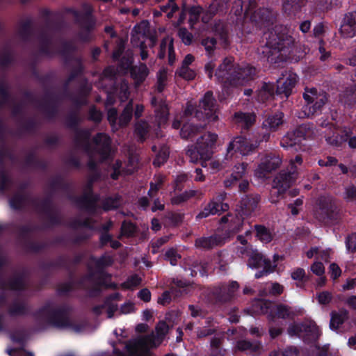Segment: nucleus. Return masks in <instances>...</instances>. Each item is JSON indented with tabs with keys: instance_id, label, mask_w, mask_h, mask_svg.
I'll use <instances>...</instances> for the list:
<instances>
[{
	"instance_id": "21",
	"label": "nucleus",
	"mask_w": 356,
	"mask_h": 356,
	"mask_svg": "<svg viewBox=\"0 0 356 356\" xmlns=\"http://www.w3.org/2000/svg\"><path fill=\"white\" fill-rule=\"evenodd\" d=\"M248 264L250 267L255 268L264 266L266 274L273 271V270L270 269V261L266 259L264 256L257 251H253L252 252Z\"/></svg>"
},
{
	"instance_id": "43",
	"label": "nucleus",
	"mask_w": 356,
	"mask_h": 356,
	"mask_svg": "<svg viewBox=\"0 0 356 356\" xmlns=\"http://www.w3.org/2000/svg\"><path fill=\"white\" fill-rule=\"evenodd\" d=\"M167 83V72L165 69L160 70L157 74L156 90L161 92L165 89Z\"/></svg>"
},
{
	"instance_id": "36",
	"label": "nucleus",
	"mask_w": 356,
	"mask_h": 356,
	"mask_svg": "<svg viewBox=\"0 0 356 356\" xmlns=\"http://www.w3.org/2000/svg\"><path fill=\"white\" fill-rule=\"evenodd\" d=\"M243 215L240 212L234 215L230 214L229 229L234 233L241 230L243 225Z\"/></svg>"
},
{
	"instance_id": "45",
	"label": "nucleus",
	"mask_w": 356,
	"mask_h": 356,
	"mask_svg": "<svg viewBox=\"0 0 356 356\" xmlns=\"http://www.w3.org/2000/svg\"><path fill=\"white\" fill-rule=\"evenodd\" d=\"M118 302V300L116 297L109 298L102 305L101 309L104 312H116L119 308Z\"/></svg>"
},
{
	"instance_id": "8",
	"label": "nucleus",
	"mask_w": 356,
	"mask_h": 356,
	"mask_svg": "<svg viewBox=\"0 0 356 356\" xmlns=\"http://www.w3.org/2000/svg\"><path fill=\"white\" fill-rule=\"evenodd\" d=\"M315 216L321 221L336 220L338 218L337 207L330 198L321 197Z\"/></svg>"
},
{
	"instance_id": "58",
	"label": "nucleus",
	"mask_w": 356,
	"mask_h": 356,
	"mask_svg": "<svg viewBox=\"0 0 356 356\" xmlns=\"http://www.w3.org/2000/svg\"><path fill=\"white\" fill-rule=\"evenodd\" d=\"M162 183H163V177L161 176H159L156 178V183H151L150 189L148 191V195L150 197H154L156 195L157 191L159 190Z\"/></svg>"
},
{
	"instance_id": "29",
	"label": "nucleus",
	"mask_w": 356,
	"mask_h": 356,
	"mask_svg": "<svg viewBox=\"0 0 356 356\" xmlns=\"http://www.w3.org/2000/svg\"><path fill=\"white\" fill-rule=\"evenodd\" d=\"M252 314H258L259 313H251ZM268 320L271 323L277 324L281 323L283 325L282 321L286 320L294 321V318L297 313H267Z\"/></svg>"
},
{
	"instance_id": "7",
	"label": "nucleus",
	"mask_w": 356,
	"mask_h": 356,
	"mask_svg": "<svg viewBox=\"0 0 356 356\" xmlns=\"http://www.w3.org/2000/svg\"><path fill=\"white\" fill-rule=\"evenodd\" d=\"M288 334L290 336L302 337L307 335L309 337L311 341H315L318 339L319 331L318 326L314 321L292 323L289 325Z\"/></svg>"
},
{
	"instance_id": "27",
	"label": "nucleus",
	"mask_w": 356,
	"mask_h": 356,
	"mask_svg": "<svg viewBox=\"0 0 356 356\" xmlns=\"http://www.w3.org/2000/svg\"><path fill=\"white\" fill-rule=\"evenodd\" d=\"M282 114L276 113L268 116L263 122L262 126L266 130L275 131L282 124Z\"/></svg>"
},
{
	"instance_id": "64",
	"label": "nucleus",
	"mask_w": 356,
	"mask_h": 356,
	"mask_svg": "<svg viewBox=\"0 0 356 356\" xmlns=\"http://www.w3.org/2000/svg\"><path fill=\"white\" fill-rule=\"evenodd\" d=\"M346 246L349 251L356 252V234H353L348 236L346 241Z\"/></svg>"
},
{
	"instance_id": "46",
	"label": "nucleus",
	"mask_w": 356,
	"mask_h": 356,
	"mask_svg": "<svg viewBox=\"0 0 356 356\" xmlns=\"http://www.w3.org/2000/svg\"><path fill=\"white\" fill-rule=\"evenodd\" d=\"M176 74H178L180 77L185 80L190 81L195 79L196 73L194 70L189 68V67L181 66V67L177 70Z\"/></svg>"
},
{
	"instance_id": "56",
	"label": "nucleus",
	"mask_w": 356,
	"mask_h": 356,
	"mask_svg": "<svg viewBox=\"0 0 356 356\" xmlns=\"http://www.w3.org/2000/svg\"><path fill=\"white\" fill-rule=\"evenodd\" d=\"M344 199L347 201H353L356 200V186L349 185L345 188Z\"/></svg>"
},
{
	"instance_id": "19",
	"label": "nucleus",
	"mask_w": 356,
	"mask_h": 356,
	"mask_svg": "<svg viewBox=\"0 0 356 356\" xmlns=\"http://www.w3.org/2000/svg\"><path fill=\"white\" fill-rule=\"evenodd\" d=\"M286 75L285 79L282 77L277 80V92L280 94H284L285 97H288L297 83V76L293 73H287Z\"/></svg>"
},
{
	"instance_id": "44",
	"label": "nucleus",
	"mask_w": 356,
	"mask_h": 356,
	"mask_svg": "<svg viewBox=\"0 0 356 356\" xmlns=\"http://www.w3.org/2000/svg\"><path fill=\"white\" fill-rule=\"evenodd\" d=\"M136 232V227L134 223L126 220L122 222L121 226V236L131 237Z\"/></svg>"
},
{
	"instance_id": "25",
	"label": "nucleus",
	"mask_w": 356,
	"mask_h": 356,
	"mask_svg": "<svg viewBox=\"0 0 356 356\" xmlns=\"http://www.w3.org/2000/svg\"><path fill=\"white\" fill-rule=\"evenodd\" d=\"M340 100L348 107L356 106V84L346 88L341 95Z\"/></svg>"
},
{
	"instance_id": "31",
	"label": "nucleus",
	"mask_w": 356,
	"mask_h": 356,
	"mask_svg": "<svg viewBox=\"0 0 356 356\" xmlns=\"http://www.w3.org/2000/svg\"><path fill=\"white\" fill-rule=\"evenodd\" d=\"M254 227L256 232V236L259 241L268 243L273 240V235L268 228L261 225H255Z\"/></svg>"
},
{
	"instance_id": "10",
	"label": "nucleus",
	"mask_w": 356,
	"mask_h": 356,
	"mask_svg": "<svg viewBox=\"0 0 356 356\" xmlns=\"http://www.w3.org/2000/svg\"><path fill=\"white\" fill-rule=\"evenodd\" d=\"M259 145L257 140L252 141L243 136H238L229 143L227 147V152L235 150L243 155H248L254 152Z\"/></svg>"
},
{
	"instance_id": "54",
	"label": "nucleus",
	"mask_w": 356,
	"mask_h": 356,
	"mask_svg": "<svg viewBox=\"0 0 356 356\" xmlns=\"http://www.w3.org/2000/svg\"><path fill=\"white\" fill-rule=\"evenodd\" d=\"M169 156V151L168 148L164 147L162 149L156 156V158L154 161V165L156 166H160L165 161H166L167 159Z\"/></svg>"
},
{
	"instance_id": "57",
	"label": "nucleus",
	"mask_w": 356,
	"mask_h": 356,
	"mask_svg": "<svg viewBox=\"0 0 356 356\" xmlns=\"http://www.w3.org/2000/svg\"><path fill=\"white\" fill-rule=\"evenodd\" d=\"M189 200L186 191L181 194L176 195L170 199V202L172 205H179Z\"/></svg>"
},
{
	"instance_id": "4",
	"label": "nucleus",
	"mask_w": 356,
	"mask_h": 356,
	"mask_svg": "<svg viewBox=\"0 0 356 356\" xmlns=\"http://www.w3.org/2000/svg\"><path fill=\"white\" fill-rule=\"evenodd\" d=\"M256 74V69L248 65H240L234 63L232 58H225L218 66L216 76L218 81L225 84L239 86L252 80Z\"/></svg>"
},
{
	"instance_id": "52",
	"label": "nucleus",
	"mask_w": 356,
	"mask_h": 356,
	"mask_svg": "<svg viewBox=\"0 0 356 356\" xmlns=\"http://www.w3.org/2000/svg\"><path fill=\"white\" fill-rule=\"evenodd\" d=\"M24 286V282L22 277H15L6 286H4V289L19 290L23 289Z\"/></svg>"
},
{
	"instance_id": "16",
	"label": "nucleus",
	"mask_w": 356,
	"mask_h": 356,
	"mask_svg": "<svg viewBox=\"0 0 356 356\" xmlns=\"http://www.w3.org/2000/svg\"><path fill=\"white\" fill-rule=\"evenodd\" d=\"M95 178L89 179L84 189L83 195L79 200V204L89 212H93L96 209V203L99 200L98 196H95L91 193L92 182Z\"/></svg>"
},
{
	"instance_id": "59",
	"label": "nucleus",
	"mask_w": 356,
	"mask_h": 356,
	"mask_svg": "<svg viewBox=\"0 0 356 356\" xmlns=\"http://www.w3.org/2000/svg\"><path fill=\"white\" fill-rule=\"evenodd\" d=\"M141 282V278L137 275H134L129 278L123 284V285L128 289L136 286L139 285Z\"/></svg>"
},
{
	"instance_id": "17",
	"label": "nucleus",
	"mask_w": 356,
	"mask_h": 356,
	"mask_svg": "<svg viewBox=\"0 0 356 356\" xmlns=\"http://www.w3.org/2000/svg\"><path fill=\"white\" fill-rule=\"evenodd\" d=\"M260 196L257 194H250L243 197L240 202V211L245 216H250L259 207Z\"/></svg>"
},
{
	"instance_id": "60",
	"label": "nucleus",
	"mask_w": 356,
	"mask_h": 356,
	"mask_svg": "<svg viewBox=\"0 0 356 356\" xmlns=\"http://www.w3.org/2000/svg\"><path fill=\"white\" fill-rule=\"evenodd\" d=\"M332 294L328 291H323L320 293L317 296L318 301L321 305L329 304L332 300Z\"/></svg>"
},
{
	"instance_id": "5",
	"label": "nucleus",
	"mask_w": 356,
	"mask_h": 356,
	"mask_svg": "<svg viewBox=\"0 0 356 356\" xmlns=\"http://www.w3.org/2000/svg\"><path fill=\"white\" fill-rule=\"evenodd\" d=\"M303 98L306 104L302 108L303 115L300 117H310L321 111L327 102V95L323 90L315 88H305Z\"/></svg>"
},
{
	"instance_id": "48",
	"label": "nucleus",
	"mask_w": 356,
	"mask_h": 356,
	"mask_svg": "<svg viewBox=\"0 0 356 356\" xmlns=\"http://www.w3.org/2000/svg\"><path fill=\"white\" fill-rule=\"evenodd\" d=\"M166 261H169L172 266H176L179 259H181V255L177 253L175 248L168 250L164 255Z\"/></svg>"
},
{
	"instance_id": "38",
	"label": "nucleus",
	"mask_w": 356,
	"mask_h": 356,
	"mask_svg": "<svg viewBox=\"0 0 356 356\" xmlns=\"http://www.w3.org/2000/svg\"><path fill=\"white\" fill-rule=\"evenodd\" d=\"M122 204V197L119 195L107 197L103 202V209L109 211L118 208Z\"/></svg>"
},
{
	"instance_id": "30",
	"label": "nucleus",
	"mask_w": 356,
	"mask_h": 356,
	"mask_svg": "<svg viewBox=\"0 0 356 356\" xmlns=\"http://www.w3.org/2000/svg\"><path fill=\"white\" fill-rule=\"evenodd\" d=\"M349 313H331L330 327L332 330H339L344 322L348 319Z\"/></svg>"
},
{
	"instance_id": "6",
	"label": "nucleus",
	"mask_w": 356,
	"mask_h": 356,
	"mask_svg": "<svg viewBox=\"0 0 356 356\" xmlns=\"http://www.w3.org/2000/svg\"><path fill=\"white\" fill-rule=\"evenodd\" d=\"M297 179L296 173L293 172L282 171L277 174L273 181V189L270 191V200L277 203L286 191L291 186Z\"/></svg>"
},
{
	"instance_id": "22",
	"label": "nucleus",
	"mask_w": 356,
	"mask_h": 356,
	"mask_svg": "<svg viewBox=\"0 0 356 356\" xmlns=\"http://www.w3.org/2000/svg\"><path fill=\"white\" fill-rule=\"evenodd\" d=\"M256 116L252 113L236 112L233 116V121L243 129H248L255 122Z\"/></svg>"
},
{
	"instance_id": "9",
	"label": "nucleus",
	"mask_w": 356,
	"mask_h": 356,
	"mask_svg": "<svg viewBox=\"0 0 356 356\" xmlns=\"http://www.w3.org/2000/svg\"><path fill=\"white\" fill-rule=\"evenodd\" d=\"M282 160L278 155L268 154L261 160V163L255 170V175L259 178H264L266 176L280 168Z\"/></svg>"
},
{
	"instance_id": "26",
	"label": "nucleus",
	"mask_w": 356,
	"mask_h": 356,
	"mask_svg": "<svg viewBox=\"0 0 356 356\" xmlns=\"http://www.w3.org/2000/svg\"><path fill=\"white\" fill-rule=\"evenodd\" d=\"M204 129V127L203 126H197L187 123L182 127L180 131V135L182 138L192 139Z\"/></svg>"
},
{
	"instance_id": "3",
	"label": "nucleus",
	"mask_w": 356,
	"mask_h": 356,
	"mask_svg": "<svg viewBox=\"0 0 356 356\" xmlns=\"http://www.w3.org/2000/svg\"><path fill=\"white\" fill-rule=\"evenodd\" d=\"M90 133L88 130H77L75 135V143L82 147L88 153L90 160L88 165L90 170H94L97 161L106 159L111 152V138L104 133L96 135L92 144L89 143Z\"/></svg>"
},
{
	"instance_id": "55",
	"label": "nucleus",
	"mask_w": 356,
	"mask_h": 356,
	"mask_svg": "<svg viewBox=\"0 0 356 356\" xmlns=\"http://www.w3.org/2000/svg\"><path fill=\"white\" fill-rule=\"evenodd\" d=\"M129 95V83L127 81L123 80L120 83V98L122 102L128 99Z\"/></svg>"
},
{
	"instance_id": "13",
	"label": "nucleus",
	"mask_w": 356,
	"mask_h": 356,
	"mask_svg": "<svg viewBox=\"0 0 356 356\" xmlns=\"http://www.w3.org/2000/svg\"><path fill=\"white\" fill-rule=\"evenodd\" d=\"M339 33L345 38H350L356 35V11L345 14Z\"/></svg>"
},
{
	"instance_id": "24",
	"label": "nucleus",
	"mask_w": 356,
	"mask_h": 356,
	"mask_svg": "<svg viewBox=\"0 0 356 356\" xmlns=\"http://www.w3.org/2000/svg\"><path fill=\"white\" fill-rule=\"evenodd\" d=\"M225 5L224 0H213L205 15L202 17V22L207 23L218 13L223 10Z\"/></svg>"
},
{
	"instance_id": "61",
	"label": "nucleus",
	"mask_w": 356,
	"mask_h": 356,
	"mask_svg": "<svg viewBox=\"0 0 356 356\" xmlns=\"http://www.w3.org/2000/svg\"><path fill=\"white\" fill-rule=\"evenodd\" d=\"M8 97V85L4 80L0 81V105L4 103Z\"/></svg>"
},
{
	"instance_id": "14",
	"label": "nucleus",
	"mask_w": 356,
	"mask_h": 356,
	"mask_svg": "<svg viewBox=\"0 0 356 356\" xmlns=\"http://www.w3.org/2000/svg\"><path fill=\"white\" fill-rule=\"evenodd\" d=\"M253 311L258 312H289L291 307L284 304H278L267 300L255 299L252 304Z\"/></svg>"
},
{
	"instance_id": "15",
	"label": "nucleus",
	"mask_w": 356,
	"mask_h": 356,
	"mask_svg": "<svg viewBox=\"0 0 356 356\" xmlns=\"http://www.w3.org/2000/svg\"><path fill=\"white\" fill-rule=\"evenodd\" d=\"M238 289L239 284L236 281H232L229 284L221 285L215 292L216 301L220 303L230 301Z\"/></svg>"
},
{
	"instance_id": "62",
	"label": "nucleus",
	"mask_w": 356,
	"mask_h": 356,
	"mask_svg": "<svg viewBox=\"0 0 356 356\" xmlns=\"http://www.w3.org/2000/svg\"><path fill=\"white\" fill-rule=\"evenodd\" d=\"M214 31L216 32V35H219L221 39L226 42L227 32L222 23L219 22L216 24L214 26Z\"/></svg>"
},
{
	"instance_id": "12",
	"label": "nucleus",
	"mask_w": 356,
	"mask_h": 356,
	"mask_svg": "<svg viewBox=\"0 0 356 356\" xmlns=\"http://www.w3.org/2000/svg\"><path fill=\"white\" fill-rule=\"evenodd\" d=\"M200 111L203 113L207 119L216 121L218 119L216 114L217 111L216 100L211 91H207L199 102Z\"/></svg>"
},
{
	"instance_id": "63",
	"label": "nucleus",
	"mask_w": 356,
	"mask_h": 356,
	"mask_svg": "<svg viewBox=\"0 0 356 356\" xmlns=\"http://www.w3.org/2000/svg\"><path fill=\"white\" fill-rule=\"evenodd\" d=\"M291 277L294 280L305 282L307 280L305 271L303 268H298L291 273Z\"/></svg>"
},
{
	"instance_id": "32",
	"label": "nucleus",
	"mask_w": 356,
	"mask_h": 356,
	"mask_svg": "<svg viewBox=\"0 0 356 356\" xmlns=\"http://www.w3.org/2000/svg\"><path fill=\"white\" fill-rule=\"evenodd\" d=\"M156 116L159 119V124H165L168 118L169 111L165 102L161 99L158 106L154 109Z\"/></svg>"
},
{
	"instance_id": "49",
	"label": "nucleus",
	"mask_w": 356,
	"mask_h": 356,
	"mask_svg": "<svg viewBox=\"0 0 356 356\" xmlns=\"http://www.w3.org/2000/svg\"><path fill=\"white\" fill-rule=\"evenodd\" d=\"M291 132L294 137L300 142L302 138H305L306 136L309 133V127L307 124H302Z\"/></svg>"
},
{
	"instance_id": "33",
	"label": "nucleus",
	"mask_w": 356,
	"mask_h": 356,
	"mask_svg": "<svg viewBox=\"0 0 356 356\" xmlns=\"http://www.w3.org/2000/svg\"><path fill=\"white\" fill-rule=\"evenodd\" d=\"M220 204L215 201H211L202 211L200 212L197 218H207L210 215H214L216 213H220Z\"/></svg>"
},
{
	"instance_id": "1",
	"label": "nucleus",
	"mask_w": 356,
	"mask_h": 356,
	"mask_svg": "<svg viewBox=\"0 0 356 356\" xmlns=\"http://www.w3.org/2000/svg\"><path fill=\"white\" fill-rule=\"evenodd\" d=\"M70 313H0V332L12 331L11 340L24 345L28 332H42L53 327L81 332L91 327L86 316L71 320Z\"/></svg>"
},
{
	"instance_id": "37",
	"label": "nucleus",
	"mask_w": 356,
	"mask_h": 356,
	"mask_svg": "<svg viewBox=\"0 0 356 356\" xmlns=\"http://www.w3.org/2000/svg\"><path fill=\"white\" fill-rule=\"evenodd\" d=\"M236 347L241 351L250 350L252 353H256L260 349L261 344L259 343H252L248 340H238L236 342Z\"/></svg>"
},
{
	"instance_id": "28",
	"label": "nucleus",
	"mask_w": 356,
	"mask_h": 356,
	"mask_svg": "<svg viewBox=\"0 0 356 356\" xmlns=\"http://www.w3.org/2000/svg\"><path fill=\"white\" fill-rule=\"evenodd\" d=\"M149 125L145 120L138 121L134 126V134L138 140L143 142L146 140L149 131Z\"/></svg>"
},
{
	"instance_id": "39",
	"label": "nucleus",
	"mask_w": 356,
	"mask_h": 356,
	"mask_svg": "<svg viewBox=\"0 0 356 356\" xmlns=\"http://www.w3.org/2000/svg\"><path fill=\"white\" fill-rule=\"evenodd\" d=\"M231 261L230 257L225 253L220 252L216 257L217 268L222 273H225L228 269V265Z\"/></svg>"
},
{
	"instance_id": "18",
	"label": "nucleus",
	"mask_w": 356,
	"mask_h": 356,
	"mask_svg": "<svg viewBox=\"0 0 356 356\" xmlns=\"http://www.w3.org/2000/svg\"><path fill=\"white\" fill-rule=\"evenodd\" d=\"M149 31V24L147 21H143L134 26L131 38V42L134 47H142L145 45V39Z\"/></svg>"
},
{
	"instance_id": "50",
	"label": "nucleus",
	"mask_w": 356,
	"mask_h": 356,
	"mask_svg": "<svg viewBox=\"0 0 356 356\" xmlns=\"http://www.w3.org/2000/svg\"><path fill=\"white\" fill-rule=\"evenodd\" d=\"M201 44L204 47L206 51L211 55L216 49V40L214 38L207 37L202 40Z\"/></svg>"
},
{
	"instance_id": "34",
	"label": "nucleus",
	"mask_w": 356,
	"mask_h": 356,
	"mask_svg": "<svg viewBox=\"0 0 356 356\" xmlns=\"http://www.w3.org/2000/svg\"><path fill=\"white\" fill-rule=\"evenodd\" d=\"M133 101L130 100L119 118V126L126 127L132 118Z\"/></svg>"
},
{
	"instance_id": "41",
	"label": "nucleus",
	"mask_w": 356,
	"mask_h": 356,
	"mask_svg": "<svg viewBox=\"0 0 356 356\" xmlns=\"http://www.w3.org/2000/svg\"><path fill=\"white\" fill-rule=\"evenodd\" d=\"M189 269L191 270V275L192 277L196 276L199 273L200 275H204L207 273L206 264L194 261L190 265Z\"/></svg>"
},
{
	"instance_id": "42",
	"label": "nucleus",
	"mask_w": 356,
	"mask_h": 356,
	"mask_svg": "<svg viewBox=\"0 0 356 356\" xmlns=\"http://www.w3.org/2000/svg\"><path fill=\"white\" fill-rule=\"evenodd\" d=\"M281 145L283 147H293L296 145L300 147L298 140L294 137L292 132L287 133L281 140Z\"/></svg>"
},
{
	"instance_id": "40",
	"label": "nucleus",
	"mask_w": 356,
	"mask_h": 356,
	"mask_svg": "<svg viewBox=\"0 0 356 356\" xmlns=\"http://www.w3.org/2000/svg\"><path fill=\"white\" fill-rule=\"evenodd\" d=\"M202 12V8L197 6H193L188 10L189 19L188 22L192 28L199 20L200 14Z\"/></svg>"
},
{
	"instance_id": "2",
	"label": "nucleus",
	"mask_w": 356,
	"mask_h": 356,
	"mask_svg": "<svg viewBox=\"0 0 356 356\" xmlns=\"http://www.w3.org/2000/svg\"><path fill=\"white\" fill-rule=\"evenodd\" d=\"M298 53V44L286 33H270L266 43L257 49L260 58L275 64L300 58L301 55Z\"/></svg>"
},
{
	"instance_id": "51",
	"label": "nucleus",
	"mask_w": 356,
	"mask_h": 356,
	"mask_svg": "<svg viewBox=\"0 0 356 356\" xmlns=\"http://www.w3.org/2000/svg\"><path fill=\"white\" fill-rule=\"evenodd\" d=\"M247 164L242 163L238 165H235V169L232 174V177L234 181H237L239 179H241L246 172Z\"/></svg>"
},
{
	"instance_id": "20",
	"label": "nucleus",
	"mask_w": 356,
	"mask_h": 356,
	"mask_svg": "<svg viewBox=\"0 0 356 356\" xmlns=\"http://www.w3.org/2000/svg\"><path fill=\"white\" fill-rule=\"evenodd\" d=\"M224 243L223 238L219 235H212L208 237H200L195 241V246L202 250H210Z\"/></svg>"
},
{
	"instance_id": "35",
	"label": "nucleus",
	"mask_w": 356,
	"mask_h": 356,
	"mask_svg": "<svg viewBox=\"0 0 356 356\" xmlns=\"http://www.w3.org/2000/svg\"><path fill=\"white\" fill-rule=\"evenodd\" d=\"M348 140V134H346L344 135H340L339 133L334 130L332 131V134L331 136H326V141L328 144L334 147H339L344 142Z\"/></svg>"
},
{
	"instance_id": "11",
	"label": "nucleus",
	"mask_w": 356,
	"mask_h": 356,
	"mask_svg": "<svg viewBox=\"0 0 356 356\" xmlns=\"http://www.w3.org/2000/svg\"><path fill=\"white\" fill-rule=\"evenodd\" d=\"M218 138L217 134L207 132L197 139L196 147L201 154V158L205 160H208L211 158L213 153L212 149L216 147Z\"/></svg>"
},
{
	"instance_id": "47",
	"label": "nucleus",
	"mask_w": 356,
	"mask_h": 356,
	"mask_svg": "<svg viewBox=\"0 0 356 356\" xmlns=\"http://www.w3.org/2000/svg\"><path fill=\"white\" fill-rule=\"evenodd\" d=\"M271 14L268 9L260 8L257 10L254 14V18L257 20L259 18V22L265 24L270 22Z\"/></svg>"
},
{
	"instance_id": "53",
	"label": "nucleus",
	"mask_w": 356,
	"mask_h": 356,
	"mask_svg": "<svg viewBox=\"0 0 356 356\" xmlns=\"http://www.w3.org/2000/svg\"><path fill=\"white\" fill-rule=\"evenodd\" d=\"M178 35L185 44H191L193 36L186 28H180L178 31Z\"/></svg>"
},
{
	"instance_id": "23",
	"label": "nucleus",
	"mask_w": 356,
	"mask_h": 356,
	"mask_svg": "<svg viewBox=\"0 0 356 356\" xmlns=\"http://www.w3.org/2000/svg\"><path fill=\"white\" fill-rule=\"evenodd\" d=\"M131 76L135 81L136 86L143 83L149 74V70L145 64L140 63L133 66L130 70Z\"/></svg>"
}]
</instances>
